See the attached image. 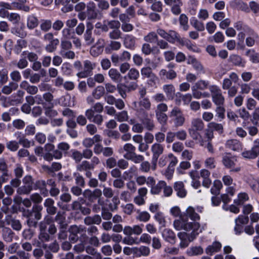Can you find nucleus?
Wrapping results in <instances>:
<instances>
[{
	"label": "nucleus",
	"instance_id": "nucleus-5",
	"mask_svg": "<svg viewBox=\"0 0 259 259\" xmlns=\"http://www.w3.org/2000/svg\"><path fill=\"white\" fill-rule=\"evenodd\" d=\"M135 108L139 115H144L147 116L146 110L151 109V103L149 99L147 97L139 98L138 102H134Z\"/></svg>",
	"mask_w": 259,
	"mask_h": 259
},
{
	"label": "nucleus",
	"instance_id": "nucleus-58",
	"mask_svg": "<svg viewBox=\"0 0 259 259\" xmlns=\"http://www.w3.org/2000/svg\"><path fill=\"white\" fill-rule=\"evenodd\" d=\"M248 196L245 193H241L238 194V198L234 200V203L238 205H242L246 201L248 200Z\"/></svg>",
	"mask_w": 259,
	"mask_h": 259
},
{
	"label": "nucleus",
	"instance_id": "nucleus-15",
	"mask_svg": "<svg viewBox=\"0 0 259 259\" xmlns=\"http://www.w3.org/2000/svg\"><path fill=\"white\" fill-rule=\"evenodd\" d=\"M143 232L142 226L139 225L125 226L123 229V233L126 236H131L133 234L139 235Z\"/></svg>",
	"mask_w": 259,
	"mask_h": 259
},
{
	"label": "nucleus",
	"instance_id": "nucleus-11",
	"mask_svg": "<svg viewBox=\"0 0 259 259\" xmlns=\"http://www.w3.org/2000/svg\"><path fill=\"white\" fill-rule=\"evenodd\" d=\"M157 34L170 43L174 44L176 40L179 39V34L174 30H169L168 32L161 28H158Z\"/></svg>",
	"mask_w": 259,
	"mask_h": 259
},
{
	"label": "nucleus",
	"instance_id": "nucleus-13",
	"mask_svg": "<svg viewBox=\"0 0 259 259\" xmlns=\"http://www.w3.org/2000/svg\"><path fill=\"white\" fill-rule=\"evenodd\" d=\"M234 28L238 31H244L246 35H251L253 37L257 36V33L248 25L244 24L241 21H238L234 24Z\"/></svg>",
	"mask_w": 259,
	"mask_h": 259
},
{
	"label": "nucleus",
	"instance_id": "nucleus-36",
	"mask_svg": "<svg viewBox=\"0 0 259 259\" xmlns=\"http://www.w3.org/2000/svg\"><path fill=\"white\" fill-rule=\"evenodd\" d=\"M165 186V182L164 181H159L157 184H154L150 190V192L153 195H157L160 193L162 187Z\"/></svg>",
	"mask_w": 259,
	"mask_h": 259
},
{
	"label": "nucleus",
	"instance_id": "nucleus-48",
	"mask_svg": "<svg viewBox=\"0 0 259 259\" xmlns=\"http://www.w3.org/2000/svg\"><path fill=\"white\" fill-rule=\"evenodd\" d=\"M103 52V46H97L94 45L92 47L90 50V54L94 57H96L101 55Z\"/></svg>",
	"mask_w": 259,
	"mask_h": 259
},
{
	"label": "nucleus",
	"instance_id": "nucleus-10",
	"mask_svg": "<svg viewBox=\"0 0 259 259\" xmlns=\"http://www.w3.org/2000/svg\"><path fill=\"white\" fill-rule=\"evenodd\" d=\"M23 185L17 189V193L19 195L28 194L33 189V179L31 176L27 175L22 180Z\"/></svg>",
	"mask_w": 259,
	"mask_h": 259
},
{
	"label": "nucleus",
	"instance_id": "nucleus-35",
	"mask_svg": "<svg viewBox=\"0 0 259 259\" xmlns=\"http://www.w3.org/2000/svg\"><path fill=\"white\" fill-rule=\"evenodd\" d=\"M230 61L235 66L244 67L245 62L243 60L242 58L237 55H232L230 56Z\"/></svg>",
	"mask_w": 259,
	"mask_h": 259
},
{
	"label": "nucleus",
	"instance_id": "nucleus-8",
	"mask_svg": "<svg viewBox=\"0 0 259 259\" xmlns=\"http://www.w3.org/2000/svg\"><path fill=\"white\" fill-rule=\"evenodd\" d=\"M209 90L211 94L213 102L216 105H223L225 102V98L220 88L215 85H210Z\"/></svg>",
	"mask_w": 259,
	"mask_h": 259
},
{
	"label": "nucleus",
	"instance_id": "nucleus-30",
	"mask_svg": "<svg viewBox=\"0 0 259 259\" xmlns=\"http://www.w3.org/2000/svg\"><path fill=\"white\" fill-rule=\"evenodd\" d=\"M35 189H39L44 196L48 195V190L46 188L47 183L44 180H38L34 183Z\"/></svg>",
	"mask_w": 259,
	"mask_h": 259
},
{
	"label": "nucleus",
	"instance_id": "nucleus-2",
	"mask_svg": "<svg viewBox=\"0 0 259 259\" xmlns=\"http://www.w3.org/2000/svg\"><path fill=\"white\" fill-rule=\"evenodd\" d=\"M204 123L202 119L195 117L191 119L188 129L190 136L193 140L197 141L201 146L205 145V141L201 134L204 131Z\"/></svg>",
	"mask_w": 259,
	"mask_h": 259
},
{
	"label": "nucleus",
	"instance_id": "nucleus-19",
	"mask_svg": "<svg viewBox=\"0 0 259 259\" xmlns=\"http://www.w3.org/2000/svg\"><path fill=\"white\" fill-rule=\"evenodd\" d=\"M54 200L51 198H47L44 202V206L46 208V211L49 215H54L56 213L57 208L54 205Z\"/></svg>",
	"mask_w": 259,
	"mask_h": 259
},
{
	"label": "nucleus",
	"instance_id": "nucleus-60",
	"mask_svg": "<svg viewBox=\"0 0 259 259\" xmlns=\"http://www.w3.org/2000/svg\"><path fill=\"white\" fill-rule=\"evenodd\" d=\"M144 39L145 41L152 43L158 40V36L157 34V32H151L149 33L147 35H146Z\"/></svg>",
	"mask_w": 259,
	"mask_h": 259
},
{
	"label": "nucleus",
	"instance_id": "nucleus-62",
	"mask_svg": "<svg viewBox=\"0 0 259 259\" xmlns=\"http://www.w3.org/2000/svg\"><path fill=\"white\" fill-rule=\"evenodd\" d=\"M156 117L158 121L162 125L166 124L167 116L165 113H155Z\"/></svg>",
	"mask_w": 259,
	"mask_h": 259
},
{
	"label": "nucleus",
	"instance_id": "nucleus-22",
	"mask_svg": "<svg viewBox=\"0 0 259 259\" xmlns=\"http://www.w3.org/2000/svg\"><path fill=\"white\" fill-rule=\"evenodd\" d=\"M2 238L6 242L13 241L14 236V233L9 227H4L2 231Z\"/></svg>",
	"mask_w": 259,
	"mask_h": 259
},
{
	"label": "nucleus",
	"instance_id": "nucleus-39",
	"mask_svg": "<svg viewBox=\"0 0 259 259\" xmlns=\"http://www.w3.org/2000/svg\"><path fill=\"white\" fill-rule=\"evenodd\" d=\"M38 25V20L34 15H30L27 18V26L30 29H34Z\"/></svg>",
	"mask_w": 259,
	"mask_h": 259
},
{
	"label": "nucleus",
	"instance_id": "nucleus-54",
	"mask_svg": "<svg viewBox=\"0 0 259 259\" xmlns=\"http://www.w3.org/2000/svg\"><path fill=\"white\" fill-rule=\"evenodd\" d=\"M52 21L50 20H42L40 24V29L44 32L49 31L52 27Z\"/></svg>",
	"mask_w": 259,
	"mask_h": 259
},
{
	"label": "nucleus",
	"instance_id": "nucleus-20",
	"mask_svg": "<svg viewBox=\"0 0 259 259\" xmlns=\"http://www.w3.org/2000/svg\"><path fill=\"white\" fill-rule=\"evenodd\" d=\"M93 29V26L92 24H88L87 29L83 35V38L85 42V44L88 46L91 45L95 41L92 33Z\"/></svg>",
	"mask_w": 259,
	"mask_h": 259
},
{
	"label": "nucleus",
	"instance_id": "nucleus-53",
	"mask_svg": "<svg viewBox=\"0 0 259 259\" xmlns=\"http://www.w3.org/2000/svg\"><path fill=\"white\" fill-rule=\"evenodd\" d=\"M204 166L209 169H214L216 167V161L213 157H207L204 161Z\"/></svg>",
	"mask_w": 259,
	"mask_h": 259
},
{
	"label": "nucleus",
	"instance_id": "nucleus-56",
	"mask_svg": "<svg viewBox=\"0 0 259 259\" xmlns=\"http://www.w3.org/2000/svg\"><path fill=\"white\" fill-rule=\"evenodd\" d=\"M115 118L119 122L127 121L128 118L127 112L123 110L117 113L116 114H115Z\"/></svg>",
	"mask_w": 259,
	"mask_h": 259
},
{
	"label": "nucleus",
	"instance_id": "nucleus-12",
	"mask_svg": "<svg viewBox=\"0 0 259 259\" xmlns=\"http://www.w3.org/2000/svg\"><path fill=\"white\" fill-rule=\"evenodd\" d=\"M182 218H187L188 222L198 223L197 221L200 219V215L192 206H189L186 210L185 214L181 215L179 219Z\"/></svg>",
	"mask_w": 259,
	"mask_h": 259
},
{
	"label": "nucleus",
	"instance_id": "nucleus-52",
	"mask_svg": "<svg viewBox=\"0 0 259 259\" xmlns=\"http://www.w3.org/2000/svg\"><path fill=\"white\" fill-rule=\"evenodd\" d=\"M105 88L101 85L98 86L93 92L92 95L96 99H99L105 94Z\"/></svg>",
	"mask_w": 259,
	"mask_h": 259
},
{
	"label": "nucleus",
	"instance_id": "nucleus-21",
	"mask_svg": "<svg viewBox=\"0 0 259 259\" xmlns=\"http://www.w3.org/2000/svg\"><path fill=\"white\" fill-rule=\"evenodd\" d=\"M200 175L203 179L202 185L208 188L211 184V180L210 178V171L207 169H202L200 171Z\"/></svg>",
	"mask_w": 259,
	"mask_h": 259
},
{
	"label": "nucleus",
	"instance_id": "nucleus-3",
	"mask_svg": "<svg viewBox=\"0 0 259 259\" xmlns=\"http://www.w3.org/2000/svg\"><path fill=\"white\" fill-rule=\"evenodd\" d=\"M123 150L126 152L124 157L131 160L135 164L140 163L144 159L142 155L138 154L135 152L136 147L131 143H126L123 146Z\"/></svg>",
	"mask_w": 259,
	"mask_h": 259
},
{
	"label": "nucleus",
	"instance_id": "nucleus-43",
	"mask_svg": "<svg viewBox=\"0 0 259 259\" xmlns=\"http://www.w3.org/2000/svg\"><path fill=\"white\" fill-rule=\"evenodd\" d=\"M259 154V152L251 148L250 150L244 151L242 153V156L245 158L254 159Z\"/></svg>",
	"mask_w": 259,
	"mask_h": 259
},
{
	"label": "nucleus",
	"instance_id": "nucleus-64",
	"mask_svg": "<svg viewBox=\"0 0 259 259\" xmlns=\"http://www.w3.org/2000/svg\"><path fill=\"white\" fill-rule=\"evenodd\" d=\"M19 141L17 142L16 141H10L6 143V147L9 150L11 151H16L18 149L19 147Z\"/></svg>",
	"mask_w": 259,
	"mask_h": 259
},
{
	"label": "nucleus",
	"instance_id": "nucleus-4",
	"mask_svg": "<svg viewBox=\"0 0 259 259\" xmlns=\"http://www.w3.org/2000/svg\"><path fill=\"white\" fill-rule=\"evenodd\" d=\"M170 122L173 123L175 127H180L184 125L185 117L180 108L174 107L170 112Z\"/></svg>",
	"mask_w": 259,
	"mask_h": 259
},
{
	"label": "nucleus",
	"instance_id": "nucleus-61",
	"mask_svg": "<svg viewBox=\"0 0 259 259\" xmlns=\"http://www.w3.org/2000/svg\"><path fill=\"white\" fill-rule=\"evenodd\" d=\"M191 24L197 30L202 31L204 30V26L203 23L200 22L196 18L191 20Z\"/></svg>",
	"mask_w": 259,
	"mask_h": 259
},
{
	"label": "nucleus",
	"instance_id": "nucleus-28",
	"mask_svg": "<svg viewBox=\"0 0 259 259\" xmlns=\"http://www.w3.org/2000/svg\"><path fill=\"white\" fill-rule=\"evenodd\" d=\"M174 188L177 192L178 196L180 197H184L186 196L187 192L184 188V185L182 182H177L175 183Z\"/></svg>",
	"mask_w": 259,
	"mask_h": 259
},
{
	"label": "nucleus",
	"instance_id": "nucleus-33",
	"mask_svg": "<svg viewBox=\"0 0 259 259\" xmlns=\"http://www.w3.org/2000/svg\"><path fill=\"white\" fill-rule=\"evenodd\" d=\"M246 56L249 58V60L254 64L259 63V53L254 50H248L245 53Z\"/></svg>",
	"mask_w": 259,
	"mask_h": 259
},
{
	"label": "nucleus",
	"instance_id": "nucleus-40",
	"mask_svg": "<svg viewBox=\"0 0 259 259\" xmlns=\"http://www.w3.org/2000/svg\"><path fill=\"white\" fill-rule=\"evenodd\" d=\"M163 90L168 99L172 98L175 92L174 85L171 84H165L163 86Z\"/></svg>",
	"mask_w": 259,
	"mask_h": 259
},
{
	"label": "nucleus",
	"instance_id": "nucleus-38",
	"mask_svg": "<svg viewBox=\"0 0 259 259\" xmlns=\"http://www.w3.org/2000/svg\"><path fill=\"white\" fill-rule=\"evenodd\" d=\"M4 14L5 17L7 16L8 20L12 22L13 24H18L21 20L20 16L15 13H11L9 14L7 11H4Z\"/></svg>",
	"mask_w": 259,
	"mask_h": 259
},
{
	"label": "nucleus",
	"instance_id": "nucleus-42",
	"mask_svg": "<svg viewBox=\"0 0 259 259\" xmlns=\"http://www.w3.org/2000/svg\"><path fill=\"white\" fill-rule=\"evenodd\" d=\"M108 75L114 81L119 82L121 80V75L120 72L116 69H110L108 71Z\"/></svg>",
	"mask_w": 259,
	"mask_h": 259
},
{
	"label": "nucleus",
	"instance_id": "nucleus-51",
	"mask_svg": "<svg viewBox=\"0 0 259 259\" xmlns=\"http://www.w3.org/2000/svg\"><path fill=\"white\" fill-rule=\"evenodd\" d=\"M209 82L208 81L200 79L197 81L193 85L195 88L200 90H205L209 88Z\"/></svg>",
	"mask_w": 259,
	"mask_h": 259
},
{
	"label": "nucleus",
	"instance_id": "nucleus-18",
	"mask_svg": "<svg viewBox=\"0 0 259 259\" xmlns=\"http://www.w3.org/2000/svg\"><path fill=\"white\" fill-rule=\"evenodd\" d=\"M162 237L166 242L171 244L176 243V236L175 233L169 229H164L162 232Z\"/></svg>",
	"mask_w": 259,
	"mask_h": 259
},
{
	"label": "nucleus",
	"instance_id": "nucleus-63",
	"mask_svg": "<svg viewBox=\"0 0 259 259\" xmlns=\"http://www.w3.org/2000/svg\"><path fill=\"white\" fill-rule=\"evenodd\" d=\"M109 37L112 40H116L121 38L122 32L119 29L112 30L109 33Z\"/></svg>",
	"mask_w": 259,
	"mask_h": 259
},
{
	"label": "nucleus",
	"instance_id": "nucleus-37",
	"mask_svg": "<svg viewBox=\"0 0 259 259\" xmlns=\"http://www.w3.org/2000/svg\"><path fill=\"white\" fill-rule=\"evenodd\" d=\"M54 104L48 105L47 104L44 107L45 109V114L47 116L52 117L57 115L58 112L56 110L54 109Z\"/></svg>",
	"mask_w": 259,
	"mask_h": 259
},
{
	"label": "nucleus",
	"instance_id": "nucleus-9",
	"mask_svg": "<svg viewBox=\"0 0 259 259\" xmlns=\"http://www.w3.org/2000/svg\"><path fill=\"white\" fill-rule=\"evenodd\" d=\"M222 163L224 166L230 169V171L237 172L241 169L240 167H235L237 158L230 154H226L222 157Z\"/></svg>",
	"mask_w": 259,
	"mask_h": 259
},
{
	"label": "nucleus",
	"instance_id": "nucleus-25",
	"mask_svg": "<svg viewBox=\"0 0 259 259\" xmlns=\"http://www.w3.org/2000/svg\"><path fill=\"white\" fill-rule=\"evenodd\" d=\"M150 249L149 247L141 246L139 247H135V256L137 257L147 256L150 254Z\"/></svg>",
	"mask_w": 259,
	"mask_h": 259
},
{
	"label": "nucleus",
	"instance_id": "nucleus-1",
	"mask_svg": "<svg viewBox=\"0 0 259 259\" xmlns=\"http://www.w3.org/2000/svg\"><path fill=\"white\" fill-rule=\"evenodd\" d=\"M174 228L177 230H184L186 232H181L178 234L180 239V246L182 248L187 247L190 242L193 241L197 236L201 230L199 231L200 224L199 223L188 222L187 218H182L174 222Z\"/></svg>",
	"mask_w": 259,
	"mask_h": 259
},
{
	"label": "nucleus",
	"instance_id": "nucleus-7",
	"mask_svg": "<svg viewBox=\"0 0 259 259\" xmlns=\"http://www.w3.org/2000/svg\"><path fill=\"white\" fill-rule=\"evenodd\" d=\"M43 40L45 41L49 42L45 47V50L47 52L52 53L56 49L59 44V40L58 38H55L52 32H47L45 34Z\"/></svg>",
	"mask_w": 259,
	"mask_h": 259
},
{
	"label": "nucleus",
	"instance_id": "nucleus-24",
	"mask_svg": "<svg viewBox=\"0 0 259 259\" xmlns=\"http://www.w3.org/2000/svg\"><path fill=\"white\" fill-rule=\"evenodd\" d=\"M136 43V38L131 34H126L123 38V45L124 47L129 49H134Z\"/></svg>",
	"mask_w": 259,
	"mask_h": 259
},
{
	"label": "nucleus",
	"instance_id": "nucleus-45",
	"mask_svg": "<svg viewBox=\"0 0 259 259\" xmlns=\"http://www.w3.org/2000/svg\"><path fill=\"white\" fill-rule=\"evenodd\" d=\"M76 169L78 171H83L90 170H93V166L90 164V162L87 160H84L81 163L76 166Z\"/></svg>",
	"mask_w": 259,
	"mask_h": 259
},
{
	"label": "nucleus",
	"instance_id": "nucleus-50",
	"mask_svg": "<svg viewBox=\"0 0 259 259\" xmlns=\"http://www.w3.org/2000/svg\"><path fill=\"white\" fill-rule=\"evenodd\" d=\"M187 253L189 256L199 255L203 253V249L200 246H193L190 248Z\"/></svg>",
	"mask_w": 259,
	"mask_h": 259
},
{
	"label": "nucleus",
	"instance_id": "nucleus-14",
	"mask_svg": "<svg viewBox=\"0 0 259 259\" xmlns=\"http://www.w3.org/2000/svg\"><path fill=\"white\" fill-rule=\"evenodd\" d=\"M83 71H80L77 74L78 77L83 78L89 75L91 73L92 70L95 68L96 64L92 63L89 60H85L83 62Z\"/></svg>",
	"mask_w": 259,
	"mask_h": 259
},
{
	"label": "nucleus",
	"instance_id": "nucleus-27",
	"mask_svg": "<svg viewBox=\"0 0 259 259\" xmlns=\"http://www.w3.org/2000/svg\"><path fill=\"white\" fill-rule=\"evenodd\" d=\"M58 103L64 107H72L74 105L73 100L69 95L61 97L58 99Z\"/></svg>",
	"mask_w": 259,
	"mask_h": 259
},
{
	"label": "nucleus",
	"instance_id": "nucleus-23",
	"mask_svg": "<svg viewBox=\"0 0 259 259\" xmlns=\"http://www.w3.org/2000/svg\"><path fill=\"white\" fill-rule=\"evenodd\" d=\"M161 79L172 80L177 77V73L172 69H169L168 71L166 69H161L159 73Z\"/></svg>",
	"mask_w": 259,
	"mask_h": 259
},
{
	"label": "nucleus",
	"instance_id": "nucleus-55",
	"mask_svg": "<svg viewBox=\"0 0 259 259\" xmlns=\"http://www.w3.org/2000/svg\"><path fill=\"white\" fill-rule=\"evenodd\" d=\"M141 75L144 78H153L154 74L152 72L151 68L149 67H143L141 70Z\"/></svg>",
	"mask_w": 259,
	"mask_h": 259
},
{
	"label": "nucleus",
	"instance_id": "nucleus-34",
	"mask_svg": "<svg viewBox=\"0 0 259 259\" xmlns=\"http://www.w3.org/2000/svg\"><path fill=\"white\" fill-rule=\"evenodd\" d=\"M18 87V84L14 82H10L8 85H5L2 89V93L6 95L10 94L13 90H16Z\"/></svg>",
	"mask_w": 259,
	"mask_h": 259
},
{
	"label": "nucleus",
	"instance_id": "nucleus-16",
	"mask_svg": "<svg viewBox=\"0 0 259 259\" xmlns=\"http://www.w3.org/2000/svg\"><path fill=\"white\" fill-rule=\"evenodd\" d=\"M37 246L46 249L48 247V245L46 243L49 242L51 240V237L47 232H39Z\"/></svg>",
	"mask_w": 259,
	"mask_h": 259
},
{
	"label": "nucleus",
	"instance_id": "nucleus-57",
	"mask_svg": "<svg viewBox=\"0 0 259 259\" xmlns=\"http://www.w3.org/2000/svg\"><path fill=\"white\" fill-rule=\"evenodd\" d=\"M213 187L210 189L211 193L215 195L219 194L220 190L223 187L222 182L220 180H215L213 184Z\"/></svg>",
	"mask_w": 259,
	"mask_h": 259
},
{
	"label": "nucleus",
	"instance_id": "nucleus-29",
	"mask_svg": "<svg viewBox=\"0 0 259 259\" xmlns=\"http://www.w3.org/2000/svg\"><path fill=\"white\" fill-rule=\"evenodd\" d=\"M222 247L221 243L215 241L210 245L207 246L205 249V252L210 255L213 254V253L218 252L220 250Z\"/></svg>",
	"mask_w": 259,
	"mask_h": 259
},
{
	"label": "nucleus",
	"instance_id": "nucleus-32",
	"mask_svg": "<svg viewBox=\"0 0 259 259\" xmlns=\"http://www.w3.org/2000/svg\"><path fill=\"white\" fill-rule=\"evenodd\" d=\"M42 206L40 205L36 204L33 206L32 208L31 217L37 221L41 218V211L42 210Z\"/></svg>",
	"mask_w": 259,
	"mask_h": 259
},
{
	"label": "nucleus",
	"instance_id": "nucleus-59",
	"mask_svg": "<svg viewBox=\"0 0 259 259\" xmlns=\"http://www.w3.org/2000/svg\"><path fill=\"white\" fill-rule=\"evenodd\" d=\"M127 76L130 80H136L139 77L140 74L137 69L132 68L129 70Z\"/></svg>",
	"mask_w": 259,
	"mask_h": 259
},
{
	"label": "nucleus",
	"instance_id": "nucleus-49",
	"mask_svg": "<svg viewBox=\"0 0 259 259\" xmlns=\"http://www.w3.org/2000/svg\"><path fill=\"white\" fill-rule=\"evenodd\" d=\"M208 128L211 130L218 132L219 134L223 133V126L221 123H218L214 122H210L207 125Z\"/></svg>",
	"mask_w": 259,
	"mask_h": 259
},
{
	"label": "nucleus",
	"instance_id": "nucleus-47",
	"mask_svg": "<svg viewBox=\"0 0 259 259\" xmlns=\"http://www.w3.org/2000/svg\"><path fill=\"white\" fill-rule=\"evenodd\" d=\"M140 166V170L143 172H149L150 170H152V159L151 163L148 161H144V159L141 161Z\"/></svg>",
	"mask_w": 259,
	"mask_h": 259
},
{
	"label": "nucleus",
	"instance_id": "nucleus-41",
	"mask_svg": "<svg viewBox=\"0 0 259 259\" xmlns=\"http://www.w3.org/2000/svg\"><path fill=\"white\" fill-rule=\"evenodd\" d=\"M73 176L75 180L76 186H80L81 188H84L85 185L84 178L78 172H75L73 174Z\"/></svg>",
	"mask_w": 259,
	"mask_h": 259
},
{
	"label": "nucleus",
	"instance_id": "nucleus-17",
	"mask_svg": "<svg viewBox=\"0 0 259 259\" xmlns=\"http://www.w3.org/2000/svg\"><path fill=\"white\" fill-rule=\"evenodd\" d=\"M69 231L70 234L75 235H78V234H80L83 239H85L88 238L86 234L87 228L83 226H71L69 228Z\"/></svg>",
	"mask_w": 259,
	"mask_h": 259
},
{
	"label": "nucleus",
	"instance_id": "nucleus-26",
	"mask_svg": "<svg viewBox=\"0 0 259 259\" xmlns=\"http://www.w3.org/2000/svg\"><path fill=\"white\" fill-rule=\"evenodd\" d=\"M225 146L227 148L233 151H239L241 149V143L236 139L228 140Z\"/></svg>",
	"mask_w": 259,
	"mask_h": 259
},
{
	"label": "nucleus",
	"instance_id": "nucleus-46",
	"mask_svg": "<svg viewBox=\"0 0 259 259\" xmlns=\"http://www.w3.org/2000/svg\"><path fill=\"white\" fill-rule=\"evenodd\" d=\"M181 0H175L174 3L171 5V10L173 14L178 15L181 12V7L182 6Z\"/></svg>",
	"mask_w": 259,
	"mask_h": 259
},
{
	"label": "nucleus",
	"instance_id": "nucleus-6",
	"mask_svg": "<svg viewBox=\"0 0 259 259\" xmlns=\"http://www.w3.org/2000/svg\"><path fill=\"white\" fill-rule=\"evenodd\" d=\"M164 149V146L160 143H155L151 146L152 171H155L156 169L158 158L163 154Z\"/></svg>",
	"mask_w": 259,
	"mask_h": 259
},
{
	"label": "nucleus",
	"instance_id": "nucleus-31",
	"mask_svg": "<svg viewBox=\"0 0 259 259\" xmlns=\"http://www.w3.org/2000/svg\"><path fill=\"white\" fill-rule=\"evenodd\" d=\"M139 115L141 118V121L146 126V128L149 131H152L155 126L153 121L148 118V115L147 116L144 115Z\"/></svg>",
	"mask_w": 259,
	"mask_h": 259
},
{
	"label": "nucleus",
	"instance_id": "nucleus-44",
	"mask_svg": "<svg viewBox=\"0 0 259 259\" xmlns=\"http://www.w3.org/2000/svg\"><path fill=\"white\" fill-rule=\"evenodd\" d=\"M138 215L136 217V219L140 222H147L150 219V214L146 211H141L140 210H137Z\"/></svg>",
	"mask_w": 259,
	"mask_h": 259
}]
</instances>
